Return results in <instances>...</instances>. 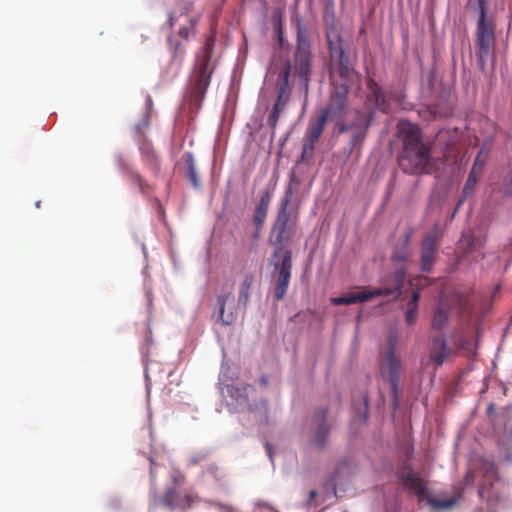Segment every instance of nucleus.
Instances as JSON below:
<instances>
[{"label": "nucleus", "instance_id": "nucleus-1", "mask_svg": "<svg viewBox=\"0 0 512 512\" xmlns=\"http://www.w3.org/2000/svg\"><path fill=\"white\" fill-rule=\"evenodd\" d=\"M215 44L216 31L213 30L195 55L193 71L189 78L188 97L190 105L196 109L201 107L216 67V62L212 58Z\"/></svg>", "mask_w": 512, "mask_h": 512}, {"label": "nucleus", "instance_id": "nucleus-2", "mask_svg": "<svg viewBox=\"0 0 512 512\" xmlns=\"http://www.w3.org/2000/svg\"><path fill=\"white\" fill-rule=\"evenodd\" d=\"M403 139V152L399 159L401 169L407 174H418L426 170L430 161V149L421 140V131L409 121L398 125Z\"/></svg>", "mask_w": 512, "mask_h": 512}, {"label": "nucleus", "instance_id": "nucleus-3", "mask_svg": "<svg viewBox=\"0 0 512 512\" xmlns=\"http://www.w3.org/2000/svg\"><path fill=\"white\" fill-rule=\"evenodd\" d=\"M293 197L292 187L289 186L284 193L283 198L281 199L276 218L273 222L271 234H270V243L274 246V252L272 254V258H279L281 254H285V252L290 251L285 248V245L292 238L295 231V223L292 220L291 212L288 207Z\"/></svg>", "mask_w": 512, "mask_h": 512}, {"label": "nucleus", "instance_id": "nucleus-4", "mask_svg": "<svg viewBox=\"0 0 512 512\" xmlns=\"http://www.w3.org/2000/svg\"><path fill=\"white\" fill-rule=\"evenodd\" d=\"M406 270L403 266L396 268L393 274L385 281L383 288H374L371 290L362 289L360 291H350L340 297L331 298L333 305H350L355 303H364L378 296H394L398 298L404 285Z\"/></svg>", "mask_w": 512, "mask_h": 512}, {"label": "nucleus", "instance_id": "nucleus-5", "mask_svg": "<svg viewBox=\"0 0 512 512\" xmlns=\"http://www.w3.org/2000/svg\"><path fill=\"white\" fill-rule=\"evenodd\" d=\"M487 10H475L479 15L476 27V58L479 69L482 71L485 70L486 62L492 55L496 42L495 24L491 18L487 17Z\"/></svg>", "mask_w": 512, "mask_h": 512}, {"label": "nucleus", "instance_id": "nucleus-6", "mask_svg": "<svg viewBox=\"0 0 512 512\" xmlns=\"http://www.w3.org/2000/svg\"><path fill=\"white\" fill-rule=\"evenodd\" d=\"M312 52L309 31L300 19L296 23V50L294 53L295 74L303 80L307 88L311 75Z\"/></svg>", "mask_w": 512, "mask_h": 512}, {"label": "nucleus", "instance_id": "nucleus-7", "mask_svg": "<svg viewBox=\"0 0 512 512\" xmlns=\"http://www.w3.org/2000/svg\"><path fill=\"white\" fill-rule=\"evenodd\" d=\"M479 472L484 481L479 485L478 495L481 499L486 500L489 506L495 508L501 500V493L493 489V482L501 480L495 461L490 458H482L479 464Z\"/></svg>", "mask_w": 512, "mask_h": 512}, {"label": "nucleus", "instance_id": "nucleus-8", "mask_svg": "<svg viewBox=\"0 0 512 512\" xmlns=\"http://www.w3.org/2000/svg\"><path fill=\"white\" fill-rule=\"evenodd\" d=\"M397 339L391 336L388 341V350L385 356L381 359L380 371L383 377H387L391 385V393L395 406L398 405V392L400 373L402 369L401 360L396 356Z\"/></svg>", "mask_w": 512, "mask_h": 512}, {"label": "nucleus", "instance_id": "nucleus-9", "mask_svg": "<svg viewBox=\"0 0 512 512\" xmlns=\"http://www.w3.org/2000/svg\"><path fill=\"white\" fill-rule=\"evenodd\" d=\"M272 261L275 270L277 271L273 295L277 301H281L286 296L291 279L292 251H287L285 254H281L279 258H272Z\"/></svg>", "mask_w": 512, "mask_h": 512}, {"label": "nucleus", "instance_id": "nucleus-10", "mask_svg": "<svg viewBox=\"0 0 512 512\" xmlns=\"http://www.w3.org/2000/svg\"><path fill=\"white\" fill-rule=\"evenodd\" d=\"M197 502L199 497L195 493L182 492L176 487H167L160 499L161 505L170 511H187Z\"/></svg>", "mask_w": 512, "mask_h": 512}, {"label": "nucleus", "instance_id": "nucleus-11", "mask_svg": "<svg viewBox=\"0 0 512 512\" xmlns=\"http://www.w3.org/2000/svg\"><path fill=\"white\" fill-rule=\"evenodd\" d=\"M349 87L347 84H335L322 115L327 119H340L347 105Z\"/></svg>", "mask_w": 512, "mask_h": 512}, {"label": "nucleus", "instance_id": "nucleus-12", "mask_svg": "<svg viewBox=\"0 0 512 512\" xmlns=\"http://www.w3.org/2000/svg\"><path fill=\"white\" fill-rule=\"evenodd\" d=\"M409 490L417 496L419 502L426 501L429 506L435 509H448L457 503L456 497H450L444 500L433 498L422 478L416 484H413Z\"/></svg>", "mask_w": 512, "mask_h": 512}, {"label": "nucleus", "instance_id": "nucleus-13", "mask_svg": "<svg viewBox=\"0 0 512 512\" xmlns=\"http://www.w3.org/2000/svg\"><path fill=\"white\" fill-rule=\"evenodd\" d=\"M326 116L320 114L316 119H311L309 121L303 145L302 157L304 158L306 154L312 153L314 150L315 143L321 137L325 124L327 122Z\"/></svg>", "mask_w": 512, "mask_h": 512}, {"label": "nucleus", "instance_id": "nucleus-14", "mask_svg": "<svg viewBox=\"0 0 512 512\" xmlns=\"http://www.w3.org/2000/svg\"><path fill=\"white\" fill-rule=\"evenodd\" d=\"M327 411L320 409L316 411L314 420L317 422V429L312 440V445L317 448H323L328 440L329 427L326 423Z\"/></svg>", "mask_w": 512, "mask_h": 512}, {"label": "nucleus", "instance_id": "nucleus-15", "mask_svg": "<svg viewBox=\"0 0 512 512\" xmlns=\"http://www.w3.org/2000/svg\"><path fill=\"white\" fill-rule=\"evenodd\" d=\"M271 200H272L271 191L265 190L263 192V194L261 195V198L255 208L254 215H253V223L255 224V226L257 228V230L254 234L255 238L258 237L259 230L262 228V226L265 222Z\"/></svg>", "mask_w": 512, "mask_h": 512}, {"label": "nucleus", "instance_id": "nucleus-16", "mask_svg": "<svg viewBox=\"0 0 512 512\" xmlns=\"http://www.w3.org/2000/svg\"><path fill=\"white\" fill-rule=\"evenodd\" d=\"M451 350L447 346V341L443 336H435L432 339L430 350V360L437 366H441L450 355Z\"/></svg>", "mask_w": 512, "mask_h": 512}, {"label": "nucleus", "instance_id": "nucleus-17", "mask_svg": "<svg viewBox=\"0 0 512 512\" xmlns=\"http://www.w3.org/2000/svg\"><path fill=\"white\" fill-rule=\"evenodd\" d=\"M254 282L252 273H247L239 287L238 305L246 308L250 301L251 288Z\"/></svg>", "mask_w": 512, "mask_h": 512}, {"label": "nucleus", "instance_id": "nucleus-18", "mask_svg": "<svg viewBox=\"0 0 512 512\" xmlns=\"http://www.w3.org/2000/svg\"><path fill=\"white\" fill-rule=\"evenodd\" d=\"M144 163L154 172L159 171L160 161L157 153L150 144H144L140 147Z\"/></svg>", "mask_w": 512, "mask_h": 512}, {"label": "nucleus", "instance_id": "nucleus-19", "mask_svg": "<svg viewBox=\"0 0 512 512\" xmlns=\"http://www.w3.org/2000/svg\"><path fill=\"white\" fill-rule=\"evenodd\" d=\"M183 161L185 164V174L191 184L197 188L199 187V178L196 170L193 154L188 152L183 155Z\"/></svg>", "mask_w": 512, "mask_h": 512}, {"label": "nucleus", "instance_id": "nucleus-20", "mask_svg": "<svg viewBox=\"0 0 512 512\" xmlns=\"http://www.w3.org/2000/svg\"><path fill=\"white\" fill-rule=\"evenodd\" d=\"M337 53L339 76L343 79H350V77L355 73L354 69L350 64V60L346 56L345 51L343 50L342 47L338 48Z\"/></svg>", "mask_w": 512, "mask_h": 512}, {"label": "nucleus", "instance_id": "nucleus-21", "mask_svg": "<svg viewBox=\"0 0 512 512\" xmlns=\"http://www.w3.org/2000/svg\"><path fill=\"white\" fill-rule=\"evenodd\" d=\"M449 313L447 308L444 306V303L441 301L440 304L434 311L433 319H432V328L435 330H442L445 325L448 323Z\"/></svg>", "mask_w": 512, "mask_h": 512}, {"label": "nucleus", "instance_id": "nucleus-22", "mask_svg": "<svg viewBox=\"0 0 512 512\" xmlns=\"http://www.w3.org/2000/svg\"><path fill=\"white\" fill-rule=\"evenodd\" d=\"M167 43L171 53V61L181 63L185 54V47L183 43L180 40L175 39L173 36L168 37Z\"/></svg>", "mask_w": 512, "mask_h": 512}, {"label": "nucleus", "instance_id": "nucleus-23", "mask_svg": "<svg viewBox=\"0 0 512 512\" xmlns=\"http://www.w3.org/2000/svg\"><path fill=\"white\" fill-rule=\"evenodd\" d=\"M290 73H291V64L288 61L284 68L279 72L276 87H277V93L283 92V93H291V88L289 84L290 79Z\"/></svg>", "mask_w": 512, "mask_h": 512}, {"label": "nucleus", "instance_id": "nucleus-24", "mask_svg": "<svg viewBox=\"0 0 512 512\" xmlns=\"http://www.w3.org/2000/svg\"><path fill=\"white\" fill-rule=\"evenodd\" d=\"M419 296V291H414L411 300L407 303L405 320L408 325H413L417 321Z\"/></svg>", "mask_w": 512, "mask_h": 512}, {"label": "nucleus", "instance_id": "nucleus-25", "mask_svg": "<svg viewBox=\"0 0 512 512\" xmlns=\"http://www.w3.org/2000/svg\"><path fill=\"white\" fill-rule=\"evenodd\" d=\"M439 239H440V231H439L438 226H435L424 237L423 242H422V250H426V251L429 250V251L436 252Z\"/></svg>", "mask_w": 512, "mask_h": 512}, {"label": "nucleus", "instance_id": "nucleus-26", "mask_svg": "<svg viewBox=\"0 0 512 512\" xmlns=\"http://www.w3.org/2000/svg\"><path fill=\"white\" fill-rule=\"evenodd\" d=\"M460 244L465 246V252L469 253L473 250L479 249L484 245V238L480 236L462 235Z\"/></svg>", "mask_w": 512, "mask_h": 512}, {"label": "nucleus", "instance_id": "nucleus-27", "mask_svg": "<svg viewBox=\"0 0 512 512\" xmlns=\"http://www.w3.org/2000/svg\"><path fill=\"white\" fill-rule=\"evenodd\" d=\"M187 21L189 26H182L179 28L178 31V35L186 41L189 39L191 35L194 36L196 34V26L198 25L199 18L189 17Z\"/></svg>", "mask_w": 512, "mask_h": 512}, {"label": "nucleus", "instance_id": "nucleus-28", "mask_svg": "<svg viewBox=\"0 0 512 512\" xmlns=\"http://www.w3.org/2000/svg\"><path fill=\"white\" fill-rule=\"evenodd\" d=\"M399 478L407 489H410L413 484H416L421 479L410 468L402 469L399 473Z\"/></svg>", "mask_w": 512, "mask_h": 512}, {"label": "nucleus", "instance_id": "nucleus-29", "mask_svg": "<svg viewBox=\"0 0 512 512\" xmlns=\"http://www.w3.org/2000/svg\"><path fill=\"white\" fill-rule=\"evenodd\" d=\"M435 253L433 251L429 250H422L421 251V269L424 272H429L433 266V263L435 261Z\"/></svg>", "mask_w": 512, "mask_h": 512}, {"label": "nucleus", "instance_id": "nucleus-30", "mask_svg": "<svg viewBox=\"0 0 512 512\" xmlns=\"http://www.w3.org/2000/svg\"><path fill=\"white\" fill-rule=\"evenodd\" d=\"M476 166H477V160L475 161L473 168H472V170L467 178V181L464 185L463 194H470L474 190V188L478 182V177L476 176Z\"/></svg>", "mask_w": 512, "mask_h": 512}, {"label": "nucleus", "instance_id": "nucleus-31", "mask_svg": "<svg viewBox=\"0 0 512 512\" xmlns=\"http://www.w3.org/2000/svg\"><path fill=\"white\" fill-rule=\"evenodd\" d=\"M367 87L369 90V99L376 101L379 97H382L384 91L382 88L371 78L367 82Z\"/></svg>", "mask_w": 512, "mask_h": 512}, {"label": "nucleus", "instance_id": "nucleus-32", "mask_svg": "<svg viewBox=\"0 0 512 512\" xmlns=\"http://www.w3.org/2000/svg\"><path fill=\"white\" fill-rule=\"evenodd\" d=\"M130 177L135 182L141 193L145 194L150 190V185L141 177V175L135 171L130 172Z\"/></svg>", "mask_w": 512, "mask_h": 512}, {"label": "nucleus", "instance_id": "nucleus-33", "mask_svg": "<svg viewBox=\"0 0 512 512\" xmlns=\"http://www.w3.org/2000/svg\"><path fill=\"white\" fill-rule=\"evenodd\" d=\"M229 297H230V294L219 295L218 298H217L218 304L220 306V319L226 325H229L233 321V317L232 316H229L227 319H225V317H224L225 305H226V302H227Z\"/></svg>", "mask_w": 512, "mask_h": 512}, {"label": "nucleus", "instance_id": "nucleus-34", "mask_svg": "<svg viewBox=\"0 0 512 512\" xmlns=\"http://www.w3.org/2000/svg\"><path fill=\"white\" fill-rule=\"evenodd\" d=\"M283 111L282 108H279L277 106H273L272 107V110L268 116V119H267V123L268 125L274 129L276 126H277V123H278V119H279V116H280V113Z\"/></svg>", "mask_w": 512, "mask_h": 512}, {"label": "nucleus", "instance_id": "nucleus-35", "mask_svg": "<svg viewBox=\"0 0 512 512\" xmlns=\"http://www.w3.org/2000/svg\"><path fill=\"white\" fill-rule=\"evenodd\" d=\"M431 114L434 118H445L450 115L449 108H438L437 105L431 106Z\"/></svg>", "mask_w": 512, "mask_h": 512}, {"label": "nucleus", "instance_id": "nucleus-36", "mask_svg": "<svg viewBox=\"0 0 512 512\" xmlns=\"http://www.w3.org/2000/svg\"><path fill=\"white\" fill-rule=\"evenodd\" d=\"M171 481H172V486L171 487H179V486H182L185 481H186V477L184 474L178 472V471H175L171 474Z\"/></svg>", "mask_w": 512, "mask_h": 512}, {"label": "nucleus", "instance_id": "nucleus-37", "mask_svg": "<svg viewBox=\"0 0 512 512\" xmlns=\"http://www.w3.org/2000/svg\"><path fill=\"white\" fill-rule=\"evenodd\" d=\"M290 99L289 93L278 92L274 106L284 109Z\"/></svg>", "mask_w": 512, "mask_h": 512}, {"label": "nucleus", "instance_id": "nucleus-38", "mask_svg": "<svg viewBox=\"0 0 512 512\" xmlns=\"http://www.w3.org/2000/svg\"><path fill=\"white\" fill-rule=\"evenodd\" d=\"M472 10L488 9L487 0H468Z\"/></svg>", "mask_w": 512, "mask_h": 512}, {"label": "nucleus", "instance_id": "nucleus-39", "mask_svg": "<svg viewBox=\"0 0 512 512\" xmlns=\"http://www.w3.org/2000/svg\"><path fill=\"white\" fill-rule=\"evenodd\" d=\"M377 108L383 112H387L389 108V103L386 99L385 93L382 95V97H379L376 101H374Z\"/></svg>", "mask_w": 512, "mask_h": 512}, {"label": "nucleus", "instance_id": "nucleus-40", "mask_svg": "<svg viewBox=\"0 0 512 512\" xmlns=\"http://www.w3.org/2000/svg\"><path fill=\"white\" fill-rule=\"evenodd\" d=\"M406 259H407V255H406L405 251L397 252V253H394V255H393L394 262L404 263L406 261Z\"/></svg>", "mask_w": 512, "mask_h": 512}, {"label": "nucleus", "instance_id": "nucleus-41", "mask_svg": "<svg viewBox=\"0 0 512 512\" xmlns=\"http://www.w3.org/2000/svg\"><path fill=\"white\" fill-rule=\"evenodd\" d=\"M205 458H206L205 454H199V455L193 456L189 459L188 464L195 465V464L205 460Z\"/></svg>", "mask_w": 512, "mask_h": 512}, {"label": "nucleus", "instance_id": "nucleus-42", "mask_svg": "<svg viewBox=\"0 0 512 512\" xmlns=\"http://www.w3.org/2000/svg\"><path fill=\"white\" fill-rule=\"evenodd\" d=\"M505 190L507 193L512 195V171L508 174L506 179Z\"/></svg>", "mask_w": 512, "mask_h": 512}, {"label": "nucleus", "instance_id": "nucleus-43", "mask_svg": "<svg viewBox=\"0 0 512 512\" xmlns=\"http://www.w3.org/2000/svg\"><path fill=\"white\" fill-rule=\"evenodd\" d=\"M456 297H458L460 303V312L464 313L466 310V300L462 296H458V294H456Z\"/></svg>", "mask_w": 512, "mask_h": 512}, {"label": "nucleus", "instance_id": "nucleus-44", "mask_svg": "<svg viewBox=\"0 0 512 512\" xmlns=\"http://www.w3.org/2000/svg\"><path fill=\"white\" fill-rule=\"evenodd\" d=\"M242 390H243V393L245 394L246 397H248V395L252 392H255V388L252 386V385H244L242 387Z\"/></svg>", "mask_w": 512, "mask_h": 512}, {"label": "nucleus", "instance_id": "nucleus-45", "mask_svg": "<svg viewBox=\"0 0 512 512\" xmlns=\"http://www.w3.org/2000/svg\"><path fill=\"white\" fill-rule=\"evenodd\" d=\"M261 405L263 407V416L265 420H267V412H268V406L266 400H262Z\"/></svg>", "mask_w": 512, "mask_h": 512}, {"label": "nucleus", "instance_id": "nucleus-46", "mask_svg": "<svg viewBox=\"0 0 512 512\" xmlns=\"http://www.w3.org/2000/svg\"><path fill=\"white\" fill-rule=\"evenodd\" d=\"M168 24L170 26V28H173L174 25H175V17H174V14L173 13H170L169 14V17H168Z\"/></svg>", "mask_w": 512, "mask_h": 512}, {"label": "nucleus", "instance_id": "nucleus-47", "mask_svg": "<svg viewBox=\"0 0 512 512\" xmlns=\"http://www.w3.org/2000/svg\"><path fill=\"white\" fill-rule=\"evenodd\" d=\"M260 384L264 387H267L268 386V377L266 375H263L260 380H259Z\"/></svg>", "mask_w": 512, "mask_h": 512}, {"label": "nucleus", "instance_id": "nucleus-48", "mask_svg": "<svg viewBox=\"0 0 512 512\" xmlns=\"http://www.w3.org/2000/svg\"><path fill=\"white\" fill-rule=\"evenodd\" d=\"M494 411H495L494 404H493V403H490V404H489V406H488V408H487V413H488V415H489V416H490V415H492V414L494 413Z\"/></svg>", "mask_w": 512, "mask_h": 512}, {"label": "nucleus", "instance_id": "nucleus-49", "mask_svg": "<svg viewBox=\"0 0 512 512\" xmlns=\"http://www.w3.org/2000/svg\"><path fill=\"white\" fill-rule=\"evenodd\" d=\"M507 441L512 445V427L507 432Z\"/></svg>", "mask_w": 512, "mask_h": 512}, {"label": "nucleus", "instance_id": "nucleus-50", "mask_svg": "<svg viewBox=\"0 0 512 512\" xmlns=\"http://www.w3.org/2000/svg\"><path fill=\"white\" fill-rule=\"evenodd\" d=\"M364 135L362 133H355L354 136H353V142L355 143L356 141H358V139L360 138H363Z\"/></svg>", "mask_w": 512, "mask_h": 512}, {"label": "nucleus", "instance_id": "nucleus-51", "mask_svg": "<svg viewBox=\"0 0 512 512\" xmlns=\"http://www.w3.org/2000/svg\"><path fill=\"white\" fill-rule=\"evenodd\" d=\"M265 448L267 450V453H268L270 459H272L273 456H272V451H271V445L269 443H266Z\"/></svg>", "mask_w": 512, "mask_h": 512}, {"label": "nucleus", "instance_id": "nucleus-52", "mask_svg": "<svg viewBox=\"0 0 512 512\" xmlns=\"http://www.w3.org/2000/svg\"><path fill=\"white\" fill-rule=\"evenodd\" d=\"M309 495H310V499H314L317 496V491L311 490Z\"/></svg>", "mask_w": 512, "mask_h": 512}, {"label": "nucleus", "instance_id": "nucleus-53", "mask_svg": "<svg viewBox=\"0 0 512 512\" xmlns=\"http://www.w3.org/2000/svg\"><path fill=\"white\" fill-rule=\"evenodd\" d=\"M469 194H461L459 200L462 201L463 203L465 202L466 198L468 197Z\"/></svg>", "mask_w": 512, "mask_h": 512}, {"label": "nucleus", "instance_id": "nucleus-54", "mask_svg": "<svg viewBox=\"0 0 512 512\" xmlns=\"http://www.w3.org/2000/svg\"><path fill=\"white\" fill-rule=\"evenodd\" d=\"M469 194H461L459 200L462 201L463 203L465 202L466 198L468 197Z\"/></svg>", "mask_w": 512, "mask_h": 512}, {"label": "nucleus", "instance_id": "nucleus-55", "mask_svg": "<svg viewBox=\"0 0 512 512\" xmlns=\"http://www.w3.org/2000/svg\"><path fill=\"white\" fill-rule=\"evenodd\" d=\"M462 205H463V202L458 200V202H457V204L455 206L456 210H459Z\"/></svg>", "mask_w": 512, "mask_h": 512}, {"label": "nucleus", "instance_id": "nucleus-56", "mask_svg": "<svg viewBox=\"0 0 512 512\" xmlns=\"http://www.w3.org/2000/svg\"><path fill=\"white\" fill-rule=\"evenodd\" d=\"M458 212V210H456V208H454L453 212L451 213V217H450V220H453L456 213Z\"/></svg>", "mask_w": 512, "mask_h": 512}, {"label": "nucleus", "instance_id": "nucleus-57", "mask_svg": "<svg viewBox=\"0 0 512 512\" xmlns=\"http://www.w3.org/2000/svg\"><path fill=\"white\" fill-rule=\"evenodd\" d=\"M458 212V210H456V208H454L453 212L451 213V217H450V220H453L456 213Z\"/></svg>", "mask_w": 512, "mask_h": 512}, {"label": "nucleus", "instance_id": "nucleus-58", "mask_svg": "<svg viewBox=\"0 0 512 512\" xmlns=\"http://www.w3.org/2000/svg\"><path fill=\"white\" fill-rule=\"evenodd\" d=\"M347 129H348L347 125H342L340 127V132H345V131H347Z\"/></svg>", "mask_w": 512, "mask_h": 512}, {"label": "nucleus", "instance_id": "nucleus-59", "mask_svg": "<svg viewBox=\"0 0 512 512\" xmlns=\"http://www.w3.org/2000/svg\"><path fill=\"white\" fill-rule=\"evenodd\" d=\"M504 460L505 461H511L512 460V456L511 455H505L504 456Z\"/></svg>", "mask_w": 512, "mask_h": 512}, {"label": "nucleus", "instance_id": "nucleus-60", "mask_svg": "<svg viewBox=\"0 0 512 512\" xmlns=\"http://www.w3.org/2000/svg\"><path fill=\"white\" fill-rule=\"evenodd\" d=\"M503 445H504V443H503L502 441H499V442H498V448H499V450H502V449H503Z\"/></svg>", "mask_w": 512, "mask_h": 512}, {"label": "nucleus", "instance_id": "nucleus-61", "mask_svg": "<svg viewBox=\"0 0 512 512\" xmlns=\"http://www.w3.org/2000/svg\"><path fill=\"white\" fill-rule=\"evenodd\" d=\"M329 49H330V50H332V49H333V48H332V42H331V41H329Z\"/></svg>", "mask_w": 512, "mask_h": 512}]
</instances>
